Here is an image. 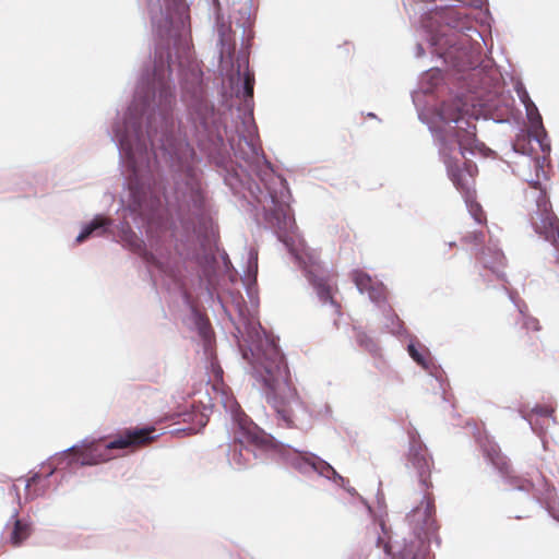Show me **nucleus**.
Masks as SVG:
<instances>
[{"label":"nucleus","instance_id":"nucleus-1","mask_svg":"<svg viewBox=\"0 0 559 559\" xmlns=\"http://www.w3.org/2000/svg\"><path fill=\"white\" fill-rule=\"evenodd\" d=\"M249 359L254 372L264 383L267 403L286 428H298L297 421L306 413L290 379L289 369L277 344L270 338L251 349Z\"/></svg>","mask_w":559,"mask_h":559},{"label":"nucleus","instance_id":"nucleus-2","mask_svg":"<svg viewBox=\"0 0 559 559\" xmlns=\"http://www.w3.org/2000/svg\"><path fill=\"white\" fill-rule=\"evenodd\" d=\"M156 438L157 435L154 427L126 428L108 442H103L102 440L92 441L83 445L81 450L73 449V451L78 453V461L82 465H96L114 459V450L130 449L134 451L153 443Z\"/></svg>","mask_w":559,"mask_h":559},{"label":"nucleus","instance_id":"nucleus-3","mask_svg":"<svg viewBox=\"0 0 559 559\" xmlns=\"http://www.w3.org/2000/svg\"><path fill=\"white\" fill-rule=\"evenodd\" d=\"M530 222L539 236L549 241L559 263V218L552 211V205L546 189L538 180L530 182V189L524 193Z\"/></svg>","mask_w":559,"mask_h":559},{"label":"nucleus","instance_id":"nucleus-4","mask_svg":"<svg viewBox=\"0 0 559 559\" xmlns=\"http://www.w3.org/2000/svg\"><path fill=\"white\" fill-rule=\"evenodd\" d=\"M443 162L447 166L448 175L462 193L469 214L480 225L487 224V216L481 205L476 201L475 190V174L477 168L471 163H464L463 166L456 159L445 153V147L442 148Z\"/></svg>","mask_w":559,"mask_h":559},{"label":"nucleus","instance_id":"nucleus-5","mask_svg":"<svg viewBox=\"0 0 559 559\" xmlns=\"http://www.w3.org/2000/svg\"><path fill=\"white\" fill-rule=\"evenodd\" d=\"M265 443V437L260 428L247 416L238 419V427L234 433V449L230 461L239 468L250 463L254 456L251 445L261 447Z\"/></svg>","mask_w":559,"mask_h":559},{"label":"nucleus","instance_id":"nucleus-6","mask_svg":"<svg viewBox=\"0 0 559 559\" xmlns=\"http://www.w3.org/2000/svg\"><path fill=\"white\" fill-rule=\"evenodd\" d=\"M408 455L412 465L417 469L419 483L425 491L423 500V503H425V509L423 511L425 515L424 524L428 525V522L435 512L433 498L432 495L428 491L429 488L432 487L430 480L432 460L428 455L425 445L415 439L412 441Z\"/></svg>","mask_w":559,"mask_h":559},{"label":"nucleus","instance_id":"nucleus-7","mask_svg":"<svg viewBox=\"0 0 559 559\" xmlns=\"http://www.w3.org/2000/svg\"><path fill=\"white\" fill-rule=\"evenodd\" d=\"M190 74L191 81L185 80L182 84V98L201 120H205L213 108L205 97L201 72L192 70Z\"/></svg>","mask_w":559,"mask_h":559},{"label":"nucleus","instance_id":"nucleus-8","mask_svg":"<svg viewBox=\"0 0 559 559\" xmlns=\"http://www.w3.org/2000/svg\"><path fill=\"white\" fill-rule=\"evenodd\" d=\"M353 282L360 293H367L371 300L379 302L384 298V287L371 278L364 271L355 270L352 273Z\"/></svg>","mask_w":559,"mask_h":559},{"label":"nucleus","instance_id":"nucleus-9","mask_svg":"<svg viewBox=\"0 0 559 559\" xmlns=\"http://www.w3.org/2000/svg\"><path fill=\"white\" fill-rule=\"evenodd\" d=\"M308 280L314 287L322 302H331L332 305L337 306L333 298V287L331 284L332 277L330 275H318L313 271H309Z\"/></svg>","mask_w":559,"mask_h":559},{"label":"nucleus","instance_id":"nucleus-10","mask_svg":"<svg viewBox=\"0 0 559 559\" xmlns=\"http://www.w3.org/2000/svg\"><path fill=\"white\" fill-rule=\"evenodd\" d=\"M433 19L451 28H461L464 26L465 14L452 7L441 8L433 12Z\"/></svg>","mask_w":559,"mask_h":559},{"label":"nucleus","instance_id":"nucleus-11","mask_svg":"<svg viewBox=\"0 0 559 559\" xmlns=\"http://www.w3.org/2000/svg\"><path fill=\"white\" fill-rule=\"evenodd\" d=\"M32 534L31 523L21 520L15 514L13 516V526L10 533L9 542L13 547H19L24 540H26Z\"/></svg>","mask_w":559,"mask_h":559},{"label":"nucleus","instance_id":"nucleus-12","mask_svg":"<svg viewBox=\"0 0 559 559\" xmlns=\"http://www.w3.org/2000/svg\"><path fill=\"white\" fill-rule=\"evenodd\" d=\"M110 219L102 216H96L76 237L78 242H83L92 235H103L106 233L107 227L110 225Z\"/></svg>","mask_w":559,"mask_h":559},{"label":"nucleus","instance_id":"nucleus-13","mask_svg":"<svg viewBox=\"0 0 559 559\" xmlns=\"http://www.w3.org/2000/svg\"><path fill=\"white\" fill-rule=\"evenodd\" d=\"M466 124L467 128L460 126L455 133L456 142L460 146L462 155L464 151L473 150L476 143V127L469 126L468 123Z\"/></svg>","mask_w":559,"mask_h":559},{"label":"nucleus","instance_id":"nucleus-14","mask_svg":"<svg viewBox=\"0 0 559 559\" xmlns=\"http://www.w3.org/2000/svg\"><path fill=\"white\" fill-rule=\"evenodd\" d=\"M487 457L503 475L509 476L510 464L507 457L501 453L500 449L496 445H491L485 450Z\"/></svg>","mask_w":559,"mask_h":559},{"label":"nucleus","instance_id":"nucleus-15","mask_svg":"<svg viewBox=\"0 0 559 559\" xmlns=\"http://www.w3.org/2000/svg\"><path fill=\"white\" fill-rule=\"evenodd\" d=\"M311 453H294L287 457L288 464L301 473H307L311 469L312 460Z\"/></svg>","mask_w":559,"mask_h":559},{"label":"nucleus","instance_id":"nucleus-16","mask_svg":"<svg viewBox=\"0 0 559 559\" xmlns=\"http://www.w3.org/2000/svg\"><path fill=\"white\" fill-rule=\"evenodd\" d=\"M408 354L423 368L427 369L429 367V353L425 347L418 348L416 345L409 344Z\"/></svg>","mask_w":559,"mask_h":559},{"label":"nucleus","instance_id":"nucleus-17","mask_svg":"<svg viewBox=\"0 0 559 559\" xmlns=\"http://www.w3.org/2000/svg\"><path fill=\"white\" fill-rule=\"evenodd\" d=\"M310 460H312L311 471H314L325 477L336 475L335 469L329 463H326L316 454H310Z\"/></svg>","mask_w":559,"mask_h":559},{"label":"nucleus","instance_id":"nucleus-18","mask_svg":"<svg viewBox=\"0 0 559 559\" xmlns=\"http://www.w3.org/2000/svg\"><path fill=\"white\" fill-rule=\"evenodd\" d=\"M462 242L474 248H479L485 242V233L484 230L467 231L462 237Z\"/></svg>","mask_w":559,"mask_h":559},{"label":"nucleus","instance_id":"nucleus-19","mask_svg":"<svg viewBox=\"0 0 559 559\" xmlns=\"http://www.w3.org/2000/svg\"><path fill=\"white\" fill-rule=\"evenodd\" d=\"M526 115L533 127H542V116L538 112L536 105L533 102L526 106Z\"/></svg>","mask_w":559,"mask_h":559},{"label":"nucleus","instance_id":"nucleus-20","mask_svg":"<svg viewBox=\"0 0 559 559\" xmlns=\"http://www.w3.org/2000/svg\"><path fill=\"white\" fill-rule=\"evenodd\" d=\"M521 316L523 319V326L526 330L539 331L540 326H539V322L537 319L530 317V316H524L522 312H521Z\"/></svg>","mask_w":559,"mask_h":559},{"label":"nucleus","instance_id":"nucleus-21","mask_svg":"<svg viewBox=\"0 0 559 559\" xmlns=\"http://www.w3.org/2000/svg\"><path fill=\"white\" fill-rule=\"evenodd\" d=\"M441 114H442L443 118L447 119V120H452V121H455L457 123L459 122H463L459 111H455L453 114L449 112V106L447 104H442V106H441Z\"/></svg>","mask_w":559,"mask_h":559},{"label":"nucleus","instance_id":"nucleus-22","mask_svg":"<svg viewBox=\"0 0 559 559\" xmlns=\"http://www.w3.org/2000/svg\"><path fill=\"white\" fill-rule=\"evenodd\" d=\"M253 85H254L253 75H251L250 73H247L245 76V82H243L245 94L247 97L253 96Z\"/></svg>","mask_w":559,"mask_h":559},{"label":"nucleus","instance_id":"nucleus-23","mask_svg":"<svg viewBox=\"0 0 559 559\" xmlns=\"http://www.w3.org/2000/svg\"><path fill=\"white\" fill-rule=\"evenodd\" d=\"M554 412L555 409L549 405H537L532 409V413L544 417L551 416Z\"/></svg>","mask_w":559,"mask_h":559},{"label":"nucleus","instance_id":"nucleus-24","mask_svg":"<svg viewBox=\"0 0 559 559\" xmlns=\"http://www.w3.org/2000/svg\"><path fill=\"white\" fill-rule=\"evenodd\" d=\"M518 95L525 107L530 104V102H533L524 87L518 88Z\"/></svg>","mask_w":559,"mask_h":559},{"label":"nucleus","instance_id":"nucleus-25","mask_svg":"<svg viewBox=\"0 0 559 559\" xmlns=\"http://www.w3.org/2000/svg\"><path fill=\"white\" fill-rule=\"evenodd\" d=\"M191 194L193 200L197 202L199 199H201V188L198 182H193L191 185Z\"/></svg>","mask_w":559,"mask_h":559},{"label":"nucleus","instance_id":"nucleus-26","mask_svg":"<svg viewBox=\"0 0 559 559\" xmlns=\"http://www.w3.org/2000/svg\"><path fill=\"white\" fill-rule=\"evenodd\" d=\"M525 141H526V138H525V136L519 138V139L515 141L514 145H513L514 150H515L516 152H520V151H521V152H523V153H524V143H525Z\"/></svg>","mask_w":559,"mask_h":559},{"label":"nucleus","instance_id":"nucleus-27","mask_svg":"<svg viewBox=\"0 0 559 559\" xmlns=\"http://www.w3.org/2000/svg\"><path fill=\"white\" fill-rule=\"evenodd\" d=\"M383 545V550L386 555H391V546L389 543L383 542L381 537L378 538V546Z\"/></svg>","mask_w":559,"mask_h":559},{"label":"nucleus","instance_id":"nucleus-28","mask_svg":"<svg viewBox=\"0 0 559 559\" xmlns=\"http://www.w3.org/2000/svg\"><path fill=\"white\" fill-rule=\"evenodd\" d=\"M421 513V509L420 508H416L412 511V513L408 515V519L411 520V522H417V516Z\"/></svg>","mask_w":559,"mask_h":559},{"label":"nucleus","instance_id":"nucleus-29","mask_svg":"<svg viewBox=\"0 0 559 559\" xmlns=\"http://www.w3.org/2000/svg\"><path fill=\"white\" fill-rule=\"evenodd\" d=\"M533 163H534V167H535V169H536V171H537L536 176H537V178H539L538 170L544 171V170H543V165H542V163H540V160H539V159H534V160H533Z\"/></svg>","mask_w":559,"mask_h":559},{"label":"nucleus","instance_id":"nucleus-30","mask_svg":"<svg viewBox=\"0 0 559 559\" xmlns=\"http://www.w3.org/2000/svg\"><path fill=\"white\" fill-rule=\"evenodd\" d=\"M38 478H39L38 474H35L31 478H28V480L26 483V488H29L33 484H36Z\"/></svg>","mask_w":559,"mask_h":559},{"label":"nucleus","instance_id":"nucleus-31","mask_svg":"<svg viewBox=\"0 0 559 559\" xmlns=\"http://www.w3.org/2000/svg\"><path fill=\"white\" fill-rule=\"evenodd\" d=\"M128 155H129V159H130L132 167L135 169V159H134L132 153L129 152Z\"/></svg>","mask_w":559,"mask_h":559},{"label":"nucleus","instance_id":"nucleus-32","mask_svg":"<svg viewBox=\"0 0 559 559\" xmlns=\"http://www.w3.org/2000/svg\"><path fill=\"white\" fill-rule=\"evenodd\" d=\"M201 332H202L204 335L206 334L205 329H204L203 326L201 328Z\"/></svg>","mask_w":559,"mask_h":559},{"label":"nucleus","instance_id":"nucleus-33","mask_svg":"<svg viewBox=\"0 0 559 559\" xmlns=\"http://www.w3.org/2000/svg\"><path fill=\"white\" fill-rule=\"evenodd\" d=\"M413 559H419L417 556H415ZM421 559H426L425 557H423Z\"/></svg>","mask_w":559,"mask_h":559}]
</instances>
